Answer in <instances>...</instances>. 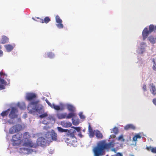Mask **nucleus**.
<instances>
[{
    "label": "nucleus",
    "mask_w": 156,
    "mask_h": 156,
    "mask_svg": "<svg viewBox=\"0 0 156 156\" xmlns=\"http://www.w3.org/2000/svg\"><path fill=\"white\" fill-rule=\"evenodd\" d=\"M115 143L113 141L106 143L105 140L98 142L97 146L94 148L93 151L94 156H102L105 154V150H108L113 147Z\"/></svg>",
    "instance_id": "1"
},
{
    "label": "nucleus",
    "mask_w": 156,
    "mask_h": 156,
    "mask_svg": "<svg viewBox=\"0 0 156 156\" xmlns=\"http://www.w3.org/2000/svg\"><path fill=\"white\" fill-rule=\"evenodd\" d=\"M57 134L55 131L51 129L48 132L45 134V137L47 140L43 137L38 138L37 141V145H40L44 146L47 145V144L53 141H56L57 140Z\"/></svg>",
    "instance_id": "2"
},
{
    "label": "nucleus",
    "mask_w": 156,
    "mask_h": 156,
    "mask_svg": "<svg viewBox=\"0 0 156 156\" xmlns=\"http://www.w3.org/2000/svg\"><path fill=\"white\" fill-rule=\"evenodd\" d=\"M39 101L38 100L31 101L29 104L27 109L29 113L35 114L36 112L39 114H42L44 112L43 106L40 104H37Z\"/></svg>",
    "instance_id": "3"
},
{
    "label": "nucleus",
    "mask_w": 156,
    "mask_h": 156,
    "mask_svg": "<svg viewBox=\"0 0 156 156\" xmlns=\"http://www.w3.org/2000/svg\"><path fill=\"white\" fill-rule=\"evenodd\" d=\"M29 135L28 133L26 132L23 136V139L22 140V145L23 146L35 148L37 145L36 144L34 143L31 139H29Z\"/></svg>",
    "instance_id": "4"
},
{
    "label": "nucleus",
    "mask_w": 156,
    "mask_h": 156,
    "mask_svg": "<svg viewBox=\"0 0 156 156\" xmlns=\"http://www.w3.org/2000/svg\"><path fill=\"white\" fill-rule=\"evenodd\" d=\"M7 76L6 74L0 72V90L5 89V86L8 85L7 82L4 79H6Z\"/></svg>",
    "instance_id": "5"
},
{
    "label": "nucleus",
    "mask_w": 156,
    "mask_h": 156,
    "mask_svg": "<svg viewBox=\"0 0 156 156\" xmlns=\"http://www.w3.org/2000/svg\"><path fill=\"white\" fill-rule=\"evenodd\" d=\"M40 114L41 115H39V117L40 118H42L48 117L46 119L47 121H45V120L43 121L42 122V123L44 124H47L50 122L51 121H53L54 123L55 122V119L52 116L50 115H48L47 112H44L42 114Z\"/></svg>",
    "instance_id": "6"
},
{
    "label": "nucleus",
    "mask_w": 156,
    "mask_h": 156,
    "mask_svg": "<svg viewBox=\"0 0 156 156\" xmlns=\"http://www.w3.org/2000/svg\"><path fill=\"white\" fill-rule=\"evenodd\" d=\"M137 47L136 50L137 53L140 54H142L145 51L147 44L145 42H138Z\"/></svg>",
    "instance_id": "7"
},
{
    "label": "nucleus",
    "mask_w": 156,
    "mask_h": 156,
    "mask_svg": "<svg viewBox=\"0 0 156 156\" xmlns=\"http://www.w3.org/2000/svg\"><path fill=\"white\" fill-rule=\"evenodd\" d=\"M20 152V153L23 154H29L36 153V151L35 150L27 147L21 148Z\"/></svg>",
    "instance_id": "8"
},
{
    "label": "nucleus",
    "mask_w": 156,
    "mask_h": 156,
    "mask_svg": "<svg viewBox=\"0 0 156 156\" xmlns=\"http://www.w3.org/2000/svg\"><path fill=\"white\" fill-rule=\"evenodd\" d=\"M22 128V126L19 124L16 125L11 127L9 130V133L13 134L20 131Z\"/></svg>",
    "instance_id": "9"
},
{
    "label": "nucleus",
    "mask_w": 156,
    "mask_h": 156,
    "mask_svg": "<svg viewBox=\"0 0 156 156\" xmlns=\"http://www.w3.org/2000/svg\"><path fill=\"white\" fill-rule=\"evenodd\" d=\"M37 97V94L33 92H28L26 93V99L29 101L33 100V101L37 100L35 99Z\"/></svg>",
    "instance_id": "10"
},
{
    "label": "nucleus",
    "mask_w": 156,
    "mask_h": 156,
    "mask_svg": "<svg viewBox=\"0 0 156 156\" xmlns=\"http://www.w3.org/2000/svg\"><path fill=\"white\" fill-rule=\"evenodd\" d=\"M17 109L16 108H12L9 115V117L12 119L16 118L17 116Z\"/></svg>",
    "instance_id": "11"
},
{
    "label": "nucleus",
    "mask_w": 156,
    "mask_h": 156,
    "mask_svg": "<svg viewBox=\"0 0 156 156\" xmlns=\"http://www.w3.org/2000/svg\"><path fill=\"white\" fill-rule=\"evenodd\" d=\"M55 20L56 22L57 23L56 24V26L59 28H62L63 27V25L62 23V21L58 16H56Z\"/></svg>",
    "instance_id": "12"
},
{
    "label": "nucleus",
    "mask_w": 156,
    "mask_h": 156,
    "mask_svg": "<svg viewBox=\"0 0 156 156\" xmlns=\"http://www.w3.org/2000/svg\"><path fill=\"white\" fill-rule=\"evenodd\" d=\"M150 34L151 33L149 32V30H148V28L147 27L145 28L142 33L143 40H145Z\"/></svg>",
    "instance_id": "13"
},
{
    "label": "nucleus",
    "mask_w": 156,
    "mask_h": 156,
    "mask_svg": "<svg viewBox=\"0 0 156 156\" xmlns=\"http://www.w3.org/2000/svg\"><path fill=\"white\" fill-rule=\"evenodd\" d=\"M22 137V134L19 133L13 136L12 141L16 142L21 139Z\"/></svg>",
    "instance_id": "14"
},
{
    "label": "nucleus",
    "mask_w": 156,
    "mask_h": 156,
    "mask_svg": "<svg viewBox=\"0 0 156 156\" xmlns=\"http://www.w3.org/2000/svg\"><path fill=\"white\" fill-rule=\"evenodd\" d=\"M15 46V44H13L12 45L7 44L4 45L6 51L8 52H10L12 51Z\"/></svg>",
    "instance_id": "15"
},
{
    "label": "nucleus",
    "mask_w": 156,
    "mask_h": 156,
    "mask_svg": "<svg viewBox=\"0 0 156 156\" xmlns=\"http://www.w3.org/2000/svg\"><path fill=\"white\" fill-rule=\"evenodd\" d=\"M65 105L62 103H60V106L56 105L54 104L52 108H54L56 110H62L64 108Z\"/></svg>",
    "instance_id": "16"
},
{
    "label": "nucleus",
    "mask_w": 156,
    "mask_h": 156,
    "mask_svg": "<svg viewBox=\"0 0 156 156\" xmlns=\"http://www.w3.org/2000/svg\"><path fill=\"white\" fill-rule=\"evenodd\" d=\"M60 125L63 127L68 128L71 126L72 123L70 122H66L65 121H62L60 122Z\"/></svg>",
    "instance_id": "17"
},
{
    "label": "nucleus",
    "mask_w": 156,
    "mask_h": 156,
    "mask_svg": "<svg viewBox=\"0 0 156 156\" xmlns=\"http://www.w3.org/2000/svg\"><path fill=\"white\" fill-rule=\"evenodd\" d=\"M124 129L126 130H128L129 129L135 130L136 129V126L133 124H129L126 125L125 126Z\"/></svg>",
    "instance_id": "18"
},
{
    "label": "nucleus",
    "mask_w": 156,
    "mask_h": 156,
    "mask_svg": "<svg viewBox=\"0 0 156 156\" xmlns=\"http://www.w3.org/2000/svg\"><path fill=\"white\" fill-rule=\"evenodd\" d=\"M150 90L151 93L154 95L156 94V90L155 86L153 84H150Z\"/></svg>",
    "instance_id": "19"
},
{
    "label": "nucleus",
    "mask_w": 156,
    "mask_h": 156,
    "mask_svg": "<svg viewBox=\"0 0 156 156\" xmlns=\"http://www.w3.org/2000/svg\"><path fill=\"white\" fill-rule=\"evenodd\" d=\"M95 135H96V137L98 139H102L103 136L102 134L100 133V132L97 130H94Z\"/></svg>",
    "instance_id": "20"
},
{
    "label": "nucleus",
    "mask_w": 156,
    "mask_h": 156,
    "mask_svg": "<svg viewBox=\"0 0 156 156\" xmlns=\"http://www.w3.org/2000/svg\"><path fill=\"white\" fill-rule=\"evenodd\" d=\"M149 30L151 33L153 31H155L156 30V25L151 24L149 26Z\"/></svg>",
    "instance_id": "21"
},
{
    "label": "nucleus",
    "mask_w": 156,
    "mask_h": 156,
    "mask_svg": "<svg viewBox=\"0 0 156 156\" xmlns=\"http://www.w3.org/2000/svg\"><path fill=\"white\" fill-rule=\"evenodd\" d=\"M67 113H66L58 114L57 115V117L59 119H63L66 118Z\"/></svg>",
    "instance_id": "22"
},
{
    "label": "nucleus",
    "mask_w": 156,
    "mask_h": 156,
    "mask_svg": "<svg viewBox=\"0 0 156 156\" xmlns=\"http://www.w3.org/2000/svg\"><path fill=\"white\" fill-rule=\"evenodd\" d=\"M146 149L148 151H151L152 153H156V147H153L151 146L147 147Z\"/></svg>",
    "instance_id": "23"
},
{
    "label": "nucleus",
    "mask_w": 156,
    "mask_h": 156,
    "mask_svg": "<svg viewBox=\"0 0 156 156\" xmlns=\"http://www.w3.org/2000/svg\"><path fill=\"white\" fill-rule=\"evenodd\" d=\"M147 39L152 44H154L155 42L156 38L154 37L150 36L147 38Z\"/></svg>",
    "instance_id": "24"
},
{
    "label": "nucleus",
    "mask_w": 156,
    "mask_h": 156,
    "mask_svg": "<svg viewBox=\"0 0 156 156\" xmlns=\"http://www.w3.org/2000/svg\"><path fill=\"white\" fill-rule=\"evenodd\" d=\"M17 105L21 109H23L25 108L26 107L25 103L23 102L18 103Z\"/></svg>",
    "instance_id": "25"
},
{
    "label": "nucleus",
    "mask_w": 156,
    "mask_h": 156,
    "mask_svg": "<svg viewBox=\"0 0 156 156\" xmlns=\"http://www.w3.org/2000/svg\"><path fill=\"white\" fill-rule=\"evenodd\" d=\"M66 106L69 110L72 112H74L75 110L74 107L70 104H67Z\"/></svg>",
    "instance_id": "26"
},
{
    "label": "nucleus",
    "mask_w": 156,
    "mask_h": 156,
    "mask_svg": "<svg viewBox=\"0 0 156 156\" xmlns=\"http://www.w3.org/2000/svg\"><path fill=\"white\" fill-rule=\"evenodd\" d=\"M89 136L90 137H92L95 134L94 130L93 131L90 127V125L89 126Z\"/></svg>",
    "instance_id": "27"
},
{
    "label": "nucleus",
    "mask_w": 156,
    "mask_h": 156,
    "mask_svg": "<svg viewBox=\"0 0 156 156\" xmlns=\"http://www.w3.org/2000/svg\"><path fill=\"white\" fill-rule=\"evenodd\" d=\"M57 129L58 130V131L60 133L62 132H68L69 133V130L67 129H62L61 127H57Z\"/></svg>",
    "instance_id": "28"
},
{
    "label": "nucleus",
    "mask_w": 156,
    "mask_h": 156,
    "mask_svg": "<svg viewBox=\"0 0 156 156\" xmlns=\"http://www.w3.org/2000/svg\"><path fill=\"white\" fill-rule=\"evenodd\" d=\"M9 41V39L6 36H4L2 37L1 43L2 44H5L8 42Z\"/></svg>",
    "instance_id": "29"
},
{
    "label": "nucleus",
    "mask_w": 156,
    "mask_h": 156,
    "mask_svg": "<svg viewBox=\"0 0 156 156\" xmlns=\"http://www.w3.org/2000/svg\"><path fill=\"white\" fill-rule=\"evenodd\" d=\"M72 121L73 124L75 126L78 125L80 122L79 120L78 119H74L73 118L72 119Z\"/></svg>",
    "instance_id": "30"
},
{
    "label": "nucleus",
    "mask_w": 156,
    "mask_h": 156,
    "mask_svg": "<svg viewBox=\"0 0 156 156\" xmlns=\"http://www.w3.org/2000/svg\"><path fill=\"white\" fill-rule=\"evenodd\" d=\"M153 66L152 69L153 70L156 71V59H152Z\"/></svg>",
    "instance_id": "31"
},
{
    "label": "nucleus",
    "mask_w": 156,
    "mask_h": 156,
    "mask_svg": "<svg viewBox=\"0 0 156 156\" xmlns=\"http://www.w3.org/2000/svg\"><path fill=\"white\" fill-rule=\"evenodd\" d=\"M75 114L74 112H71L68 114V115L66 116V119H70L73 117H75Z\"/></svg>",
    "instance_id": "32"
},
{
    "label": "nucleus",
    "mask_w": 156,
    "mask_h": 156,
    "mask_svg": "<svg viewBox=\"0 0 156 156\" xmlns=\"http://www.w3.org/2000/svg\"><path fill=\"white\" fill-rule=\"evenodd\" d=\"M141 137L140 135L139 134H137L135 135L133 138V140L134 141H136L137 139H140Z\"/></svg>",
    "instance_id": "33"
},
{
    "label": "nucleus",
    "mask_w": 156,
    "mask_h": 156,
    "mask_svg": "<svg viewBox=\"0 0 156 156\" xmlns=\"http://www.w3.org/2000/svg\"><path fill=\"white\" fill-rule=\"evenodd\" d=\"M10 110V109H8L6 111H4L1 113V115L2 116H4L7 115L9 113V111Z\"/></svg>",
    "instance_id": "34"
},
{
    "label": "nucleus",
    "mask_w": 156,
    "mask_h": 156,
    "mask_svg": "<svg viewBox=\"0 0 156 156\" xmlns=\"http://www.w3.org/2000/svg\"><path fill=\"white\" fill-rule=\"evenodd\" d=\"M111 132L115 134H117L118 132V129L116 127H114L112 130H111Z\"/></svg>",
    "instance_id": "35"
},
{
    "label": "nucleus",
    "mask_w": 156,
    "mask_h": 156,
    "mask_svg": "<svg viewBox=\"0 0 156 156\" xmlns=\"http://www.w3.org/2000/svg\"><path fill=\"white\" fill-rule=\"evenodd\" d=\"M47 57L51 58H53L55 57V55L52 52H48L47 54Z\"/></svg>",
    "instance_id": "36"
},
{
    "label": "nucleus",
    "mask_w": 156,
    "mask_h": 156,
    "mask_svg": "<svg viewBox=\"0 0 156 156\" xmlns=\"http://www.w3.org/2000/svg\"><path fill=\"white\" fill-rule=\"evenodd\" d=\"M69 130V133L68 132V133L66 134L67 136L69 138H74V135L73 133H70Z\"/></svg>",
    "instance_id": "37"
},
{
    "label": "nucleus",
    "mask_w": 156,
    "mask_h": 156,
    "mask_svg": "<svg viewBox=\"0 0 156 156\" xmlns=\"http://www.w3.org/2000/svg\"><path fill=\"white\" fill-rule=\"evenodd\" d=\"M45 101L47 103L48 105L52 108L54 104H51L48 101L47 99H45Z\"/></svg>",
    "instance_id": "38"
},
{
    "label": "nucleus",
    "mask_w": 156,
    "mask_h": 156,
    "mask_svg": "<svg viewBox=\"0 0 156 156\" xmlns=\"http://www.w3.org/2000/svg\"><path fill=\"white\" fill-rule=\"evenodd\" d=\"M45 101L47 103L48 105L52 108L54 104H51L48 101L47 99H45Z\"/></svg>",
    "instance_id": "39"
},
{
    "label": "nucleus",
    "mask_w": 156,
    "mask_h": 156,
    "mask_svg": "<svg viewBox=\"0 0 156 156\" xmlns=\"http://www.w3.org/2000/svg\"><path fill=\"white\" fill-rule=\"evenodd\" d=\"M79 115L80 118L81 119H85V116L83 115L82 112H80Z\"/></svg>",
    "instance_id": "40"
},
{
    "label": "nucleus",
    "mask_w": 156,
    "mask_h": 156,
    "mask_svg": "<svg viewBox=\"0 0 156 156\" xmlns=\"http://www.w3.org/2000/svg\"><path fill=\"white\" fill-rule=\"evenodd\" d=\"M50 19L48 17H45L44 20V23H48L50 21Z\"/></svg>",
    "instance_id": "41"
},
{
    "label": "nucleus",
    "mask_w": 156,
    "mask_h": 156,
    "mask_svg": "<svg viewBox=\"0 0 156 156\" xmlns=\"http://www.w3.org/2000/svg\"><path fill=\"white\" fill-rule=\"evenodd\" d=\"M118 140H121L122 141H124L125 140L123 138V136L122 135H121L120 136L118 139Z\"/></svg>",
    "instance_id": "42"
},
{
    "label": "nucleus",
    "mask_w": 156,
    "mask_h": 156,
    "mask_svg": "<svg viewBox=\"0 0 156 156\" xmlns=\"http://www.w3.org/2000/svg\"><path fill=\"white\" fill-rule=\"evenodd\" d=\"M72 128L75 129L78 132H79L80 130V127H76L73 126V127H72Z\"/></svg>",
    "instance_id": "43"
},
{
    "label": "nucleus",
    "mask_w": 156,
    "mask_h": 156,
    "mask_svg": "<svg viewBox=\"0 0 156 156\" xmlns=\"http://www.w3.org/2000/svg\"><path fill=\"white\" fill-rule=\"evenodd\" d=\"M142 88L144 91H146L147 90L146 85H145V84L143 86Z\"/></svg>",
    "instance_id": "44"
},
{
    "label": "nucleus",
    "mask_w": 156,
    "mask_h": 156,
    "mask_svg": "<svg viewBox=\"0 0 156 156\" xmlns=\"http://www.w3.org/2000/svg\"><path fill=\"white\" fill-rule=\"evenodd\" d=\"M153 104L155 106H156V99H154L153 100Z\"/></svg>",
    "instance_id": "45"
},
{
    "label": "nucleus",
    "mask_w": 156,
    "mask_h": 156,
    "mask_svg": "<svg viewBox=\"0 0 156 156\" xmlns=\"http://www.w3.org/2000/svg\"><path fill=\"white\" fill-rule=\"evenodd\" d=\"M115 136L114 135H111L109 136V138H115Z\"/></svg>",
    "instance_id": "46"
},
{
    "label": "nucleus",
    "mask_w": 156,
    "mask_h": 156,
    "mask_svg": "<svg viewBox=\"0 0 156 156\" xmlns=\"http://www.w3.org/2000/svg\"><path fill=\"white\" fill-rule=\"evenodd\" d=\"M115 156H122V154L120 153H118L116 154Z\"/></svg>",
    "instance_id": "47"
},
{
    "label": "nucleus",
    "mask_w": 156,
    "mask_h": 156,
    "mask_svg": "<svg viewBox=\"0 0 156 156\" xmlns=\"http://www.w3.org/2000/svg\"><path fill=\"white\" fill-rule=\"evenodd\" d=\"M3 52L2 51L0 50V57H2L3 55Z\"/></svg>",
    "instance_id": "48"
},
{
    "label": "nucleus",
    "mask_w": 156,
    "mask_h": 156,
    "mask_svg": "<svg viewBox=\"0 0 156 156\" xmlns=\"http://www.w3.org/2000/svg\"><path fill=\"white\" fill-rule=\"evenodd\" d=\"M19 144L18 143H16L15 142H13V143H12V145L13 146H17Z\"/></svg>",
    "instance_id": "49"
},
{
    "label": "nucleus",
    "mask_w": 156,
    "mask_h": 156,
    "mask_svg": "<svg viewBox=\"0 0 156 156\" xmlns=\"http://www.w3.org/2000/svg\"><path fill=\"white\" fill-rule=\"evenodd\" d=\"M78 136L80 137H82V135L80 133H79L78 134Z\"/></svg>",
    "instance_id": "50"
},
{
    "label": "nucleus",
    "mask_w": 156,
    "mask_h": 156,
    "mask_svg": "<svg viewBox=\"0 0 156 156\" xmlns=\"http://www.w3.org/2000/svg\"><path fill=\"white\" fill-rule=\"evenodd\" d=\"M111 151H114L116 153V150L115 148H112L111 149Z\"/></svg>",
    "instance_id": "51"
},
{
    "label": "nucleus",
    "mask_w": 156,
    "mask_h": 156,
    "mask_svg": "<svg viewBox=\"0 0 156 156\" xmlns=\"http://www.w3.org/2000/svg\"><path fill=\"white\" fill-rule=\"evenodd\" d=\"M23 117L25 118L27 117V115L26 114H24V115L23 116Z\"/></svg>",
    "instance_id": "52"
},
{
    "label": "nucleus",
    "mask_w": 156,
    "mask_h": 156,
    "mask_svg": "<svg viewBox=\"0 0 156 156\" xmlns=\"http://www.w3.org/2000/svg\"><path fill=\"white\" fill-rule=\"evenodd\" d=\"M47 126H44V129H45V128H47Z\"/></svg>",
    "instance_id": "53"
},
{
    "label": "nucleus",
    "mask_w": 156,
    "mask_h": 156,
    "mask_svg": "<svg viewBox=\"0 0 156 156\" xmlns=\"http://www.w3.org/2000/svg\"><path fill=\"white\" fill-rule=\"evenodd\" d=\"M20 119H18V121L20 122Z\"/></svg>",
    "instance_id": "54"
},
{
    "label": "nucleus",
    "mask_w": 156,
    "mask_h": 156,
    "mask_svg": "<svg viewBox=\"0 0 156 156\" xmlns=\"http://www.w3.org/2000/svg\"><path fill=\"white\" fill-rule=\"evenodd\" d=\"M7 80L9 82V79H7ZM9 83L8 84H9Z\"/></svg>",
    "instance_id": "55"
},
{
    "label": "nucleus",
    "mask_w": 156,
    "mask_h": 156,
    "mask_svg": "<svg viewBox=\"0 0 156 156\" xmlns=\"http://www.w3.org/2000/svg\"><path fill=\"white\" fill-rule=\"evenodd\" d=\"M2 48V47L0 45V49H1Z\"/></svg>",
    "instance_id": "56"
},
{
    "label": "nucleus",
    "mask_w": 156,
    "mask_h": 156,
    "mask_svg": "<svg viewBox=\"0 0 156 156\" xmlns=\"http://www.w3.org/2000/svg\"><path fill=\"white\" fill-rule=\"evenodd\" d=\"M131 156H134V155H132V154H131L130 155Z\"/></svg>",
    "instance_id": "57"
},
{
    "label": "nucleus",
    "mask_w": 156,
    "mask_h": 156,
    "mask_svg": "<svg viewBox=\"0 0 156 156\" xmlns=\"http://www.w3.org/2000/svg\"><path fill=\"white\" fill-rule=\"evenodd\" d=\"M68 139H69L68 138L66 139V140H67Z\"/></svg>",
    "instance_id": "58"
},
{
    "label": "nucleus",
    "mask_w": 156,
    "mask_h": 156,
    "mask_svg": "<svg viewBox=\"0 0 156 156\" xmlns=\"http://www.w3.org/2000/svg\"><path fill=\"white\" fill-rule=\"evenodd\" d=\"M42 23H44L43 20H42Z\"/></svg>",
    "instance_id": "59"
}]
</instances>
